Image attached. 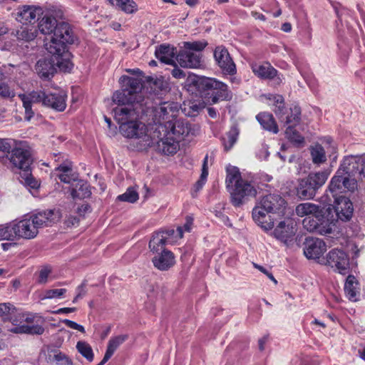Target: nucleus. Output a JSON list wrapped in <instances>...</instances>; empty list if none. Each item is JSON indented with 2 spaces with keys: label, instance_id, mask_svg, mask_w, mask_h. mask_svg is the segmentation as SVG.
I'll list each match as a JSON object with an SVG mask.
<instances>
[{
  "label": "nucleus",
  "instance_id": "obj_45",
  "mask_svg": "<svg viewBox=\"0 0 365 365\" xmlns=\"http://www.w3.org/2000/svg\"><path fill=\"white\" fill-rule=\"evenodd\" d=\"M21 182L24 185L32 188L37 189L38 188L40 184L31 175L30 168L23 170V173L21 174Z\"/></svg>",
  "mask_w": 365,
  "mask_h": 365
},
{
  "label": "nucleus",
  "instance_id": "obj_34",
  "mask_svg": "<svg viewBox=\"0 0 365 365\" xmlns=\"http://www.w3.org/2000/svg\"><path fill=\"white\" fill-rule=\"evenodd\" d=\"M56 171L58 172V176L61 182L69 184L77 180L78 176L73 172L72 166L69 163L60 165L56 168Z\"/></svg>",
  "mask_w": 365,
  "mask_h": 365
},
{
  "label": "nucleus",
  "instance_id": "obj_5",
  "mask_svg": "<svg viewBox=\"0 0 365 365\" xmlns=\"http://www.w3.org/2000/svg\"><path fill=\"white\" fill-rule=\"evenodd\" d=\"M226 173V186L231 195L232 204L235 207H240L250 197L256 196L257 190L251 182L242 178L237 167L229 165Z\"/></svg>",
  "mask_w": 365,
  "mask_h": 365
},
{
  "label": "nucleus",
  "instance_id": "obj_9",
  "mask_svg": "<svg viewBox=\"0 0 365 365\" xmlns=\"http://www.w3.org/2000/svg\"><path fill=\"white\" fill-rule=\"evenodd\" d=\"M264 97L274 102L275 106L274 112L282 122H284L287 125H297L299 124L301 115V109L299 106H294L291 108L289 113L286 114L284 112L285 108L284 98L282 96L268 94L264 95Z\"/></svg>",
  "mask_w": 365,
  "mask_h": 365
},
{
  "label": "nucleus",
  "instance_id": "obj_42",
  "mask_svg": "<svg viewBox=\"0 0 365 365\" xmlns=\"http://www.w3.org/2000/svg\"><path fill=\"white\" fill-rule=\"evenodd\" d=\"M14 332L16 333H24V334H38L41 335L44 331V328L42 325L39 324H24L16 327L14 329Z\"/></svg>",
  "mask_w": 365,
  "mask_h": 365
},
{
  "label": "nucleus",
  "instance_id": "obj_63",
  "mask_svg": "<svg viewBox=\"0 0 365 365\" xmlns=\"http://www.w3.org/2000/svg\"><path fill=\"white\" fill-rule=\"evenodd\" d=\"M267 341V337L264 336L259 339L258 341V348L259 351H263L264 349V345Z\"/></svg>",
  "mask_w": 365,
  "mask_h": 365
},
{
  "label": "nucleus",
  "instance_id": "obj_33",
  "mask_svg": "<svg viewBox=\"0 0 365 365\" xmlns=\"http://www.w3.org/2000/svg\"><path fill=\"white\" fill-rule=\"evenodd\" d=\"M91 192L89 186L83 180H76L72 185L71 195L73 199H84L90 197Z\"/></svg>",
  "mask_w": 365,
  "mask_h": 365
},
{
  "label": "nucleus",
  "instance_id": "obj_54",
  "mask_svg": "<svg viewBox=\"0 0 365 365\" xmlns=\"http://www.w3.org/2000/svg\"><path fill=\"white\" fill-rule=\"evenodd\" d=\"M0 96L4 98H13L15 93L6 83L0 81Z\"/></svg>",
  "mask_w": 365,
  "mask_h": 365
},
{
  "label": "nucleus",
  "instance_id": "obj_55",
  "mask_svg": "<svg viewBox=\"0 0 365 365\" xmlns=\"http://www.w3.org/2000/svg\"><path fill=\"white\" fill-rule=\"evenodd\" d=\"M62 322L66 327H69L71 329L78 330V331H81V333H85L84 327L82 325L78 324H77L76 322H75L73 321H71L70 319H63L62 321Z\"/></svg>",
  "mask_w": 365,
  "mask_h": 365
},
{
  "label": "nucleus",
  "instance_id": "obj_48",
  "mask_svg": "<svg viewBox=\"0 0 365 365\" xmlns=\"http://www.w3.org/2000/svg\"><path fill=\"white\" fill-rule=\"evenodd\" d=\"M67 290L64 288L46 289L43 292L41 297V300L52 299H61L66 293Z\"/></svg>",
  "mask_w": 365,
  "mask_h": 365
},
{
  "label": "nucleus",
  "instance_id": "obj_13",
  "mask_svg": "<svg viewBox=\"0 0 365 365\" xmlns=\"http://www.w3.org/2000/svg\"><path fill=\"white\" fill-rule=\"evenodd\" d=\"M257 203L268 211L272 212V214H277L279 216L285 215L286 202L279 195L270 194L265 195Z\"/></svg>",
  "mask_w": 365,
  "mask_h": 365
},
{
  "label": "nucleus",
  "instance_id": "obj_25",
  "mask_svg": "<svg viewBox=\"0 0 365 365\" xmlns=\"http://www.w3.org/2000/svg\"><path fill=\"white\" fill-rule=\"evenodd\" d=\"M213 93L210 97V102L212 104L217 103L221 101H230L232 99V93L229 90L228 86L222 81H217L214 84Z\"/></svg>",
  "mask_w": 365,
  "mask_h": 365
},
{
  "label": "nucleus",
  "instance_id": "obj_36",
  "mask_svg": "<svg viewBox=\"0 0 365 365\" xmlns=\"http://www.w3.org/2000/svg\"><path fill=\"white\" fill-rule=\"evenodd\" d=\"M319 212H320L319 206L311 202L301 203L296 207V214L299 217L305 216L306 217L314 215Z\"/></svg>",
  "mask_w": 365,
  "mask_h": 365
},
{
  "label": "nucleus",
  "instance_id": "obj_26",
  "mask_svg": "<svg viewBox=\"0 0 365 365\" xmlns=\"http://www.w3.org/2000/svg\"><path fill=\"white\" fill-rule=\"evenodd\" d=\"M156 58L161 62L175 66L176 49L169 45H161L155 52Z\"/></svg>",
  "mask_w": 365,
  "mask_h": 365
},
{
  "label": "nucleus",
  "instance_id": "obj_58",
  "mask_svg": "<svg viewBox=\"0 0 365 365\" xmlns=\"http://www.w3.org/2000/svg\"><path fill=\"white\" fill-rule=\"evenodd\" d=\"M11 146L10 145L9 140L0 138V151L6 153L9 150H11Z\"/></svg>",
  "mask_w": 365,
  "mask_h": 365
},
{
  "label": "nucleus",
  "instance_id": "obj_50",
  "mask_svg": "<svg viewBox=\"0 0 365 365\" xmlns=\"http://www.w3.org/2000/svg\"><path fill=\"white\" fill-rule=\"evenodd\" d=\"M207 45V43L205 41H192V42H185L184 48L186 50L190 51H202Z\"/></svg>",
  "mask_w": 365,
  "mask_h": 365
},
{
  "label": "nucleus",
  "instance_id": "obj_39",
  "mask_svg": "<svg viewBox=\"0 0 365 365\" xmlns=\"http://www.w3.org/2000/svg\"><path fill=\"white\" fill-rule=\"evenodd\" d=\"M206 105L207 103L203 100L190 101L187 104H185L183 110L185 115L192 117L203 110Z\"/></svg>",
  "mask_w": 365,
  "mask_h": 365
},
{
  "label": "nucleus",
  "instance_id": "obj_10",
  "mask_svg": "<svg viewBox=\"0 0 365 365\" xmlns=\"http://www.w3.org/2000/svg\"><path fill=\"white\" fill-rule=\"evenodd\" d=\"M160 130L166 131L180 140L192 133L191 125L185 119H175L168 121V124H160L155 128L157 138L160 137Z\"/></svg>",
  "mask_w": 365,
  "mask_h": 365
},
{
  "label": "nucleus",
  "instance_id": "obj_6",
  "mask_svg": "<svg viewBox=\"0 0 365 365\" xmlns=\"http://www.w3.org/2000/svg\"><path fill=\"white\" fill-rule=\"evenodd\" d=\"M60 217L58 211L46 210L39 212L29 218L14 222L16 239H34L38 232V228L54 223Z\"/></svg>",
  "mask_w": 365,
  "mask_h": 365
},
{
  "label": "nucleus",
  "instance_id": "obj_37",
  "mask_svg": "<svg viewBox=\"0 0 365 365\" xmlns=\"http://www.w3.org/2000/svg\"><path fill=\"white\" fill-rule=\"evenodd\" d=\"M297 125H287L285 130L286 138L297 147H303L304 145V138L296 130Z\"/></svg>",
  "mask_w": 365,
  "mask_h": 365
},
{
  "label": "nucleus",
  "instance_id": "obj_29",
  "mask_svg": "<svg viewBox=\"0 0 365 365\" xmlns=\"http://www.w3.org/2000/svg\"><path fill=\"white\" fill-rule=\"evenodd\" d=\"M252 70L260 78L272 79L277 74V71L269 63L264 64L254 63L252 65Z\"/></svg>",
  "mask_w": 365,
  "mask_h": 365
},
{
  "label": "nucleus",
  "instance_id": "obj_19",
  "mask_svg": "<svg viewBox=\"0 0 365 365\" xmlns=\"http://www.w3.org/2000/svg\"><path fill=\"white\" fill-rule=\"evenodd\" d=\"M363 157L364 155L346 156L341 164L338 173L342 170L349 176L358 175L360 178V170L363 166Z\"/></svg>",
  "mask_w": 365,
  "mask_h": 365
},
{
  "label": "nucleus",
  "instance_id": "obj_11",
  "mask_svg": "<svg viewBox=\"0 0 365 365\" xmlns=\"http://www.w3.org/2000/svg\"><path fill=\"white\" fill-rule=\"evenodd\" d=\"M179 112L178 105L175 102H163L155 109L154 118L155 123L152 127L156 128L160 124H168L173 121Z\"/></svg>",
  "mask_w": 365,
  "mask_h": 365
},
{
  "label": "nucleus",
  "instance_id": "obj_62",
  "mask_svg": "<svg viewBox=\"0 0 365 365\" xmlns=\"http://www.w3.org/2000/svg\"><path fill=\"white\" fill-rule=\"evenodd\" d=\"M251 15L255 19H258V20H260V21H266V17L264 16V15H263L262 14L259 13L257 11H252L251 12Z\"/></svg>",
  "mask_w": 365,
  "mask_h": 365
},
{
  "label": "nucleus",
  "instance_id": "obj_32",
  "mask_svg": "<svg viewBox=\"0 0 365 365\" xmlns=\"http://www.w3.org/2000/svg\"><path fill=\"white\" fill-rule=\"evenodd\" d=\"M358 285V282L354 276L349 275L347 277L344 284V292L347 298L352 302L358 300L359 295V288Z\"/></svg>",
  "mask_w": 365,
  "mask_h": 365
},
{
  "label": "nucleus",
  "instance_id": "obj_30",
  "mask_svg": "<svg viewBox=\"0 0 365 365\" xmlns=\"http://www.w3.org/2000/svg\"><path fill=\"white\" fill-rule=\"evenodd\" d=\"M256 119L263 129L273 133H278L279 129L277 124L271 113L267 112L259 113L258 115H257Z\"/></svg>",
  "mask_w": 365,
  "mask_h": 365
},
{
  "label": "nucleus",
  "instance_id": "obj_43",
  "mask_svg": "<svg viewBox=\"0 0 365 365\" xmlns=\"http://www.w3.org/2000/svg\"><path fill=\"white\" fill-rule=\"evenodd\" d=\"M128 339V335L121 334L111 337L108 343L106 352L111 356L115 351V350Z\"/></svg>",
  "mask_w": 365,
  "mask_h": 365
},
{
  "label": "nucleus",
  "instance_id": "obj_31",
  "mask_svg": "<svg viewBox=\"0 0 365 365\" xmlns=\"http://www.w3.org/2000/svg\"><path fill=\"white\" fill-rule=\"evenodd\" d=\"M317 190L312 185V184L304 178L299 182L297 187V195L302 200L312 199Z\"/></svg>",
  "mask_w": 365,
  "mask_h": 365
},
{
  "label": "nucleus",
  "instance_id": "obj_15",
  "mask_svg": "<svg viewBox=\"0 0 365 365\" xmlns=\"http://www.w3.org/2000/svg\"><path fill=\"white\" fill-rule=\"evenodd\" d=\"M327 250L325 242L319 238L307 237L304 242V254L308 259H319Z\"/></svg>",
  "mask_w": 365,
  "mask_h": 365
},
{
  "label": "nucleus",
  "instance_id": "obj_17",
  "mask_svg": "<svg viewBox=\"0 0 365 365\" xmlns=\"http://www.w3.org/2000/svg\"><path fill=\"white\" fill-rule=\"evenodd\" d=\"M270 213L272 212L268 211L257 202L252 210V219L264 231H269L274 228V219L269 215Z\"/></svg>",
  "mask_w": 365,
  "mask_h": 365
},
{
  "label": "nucleus",
  "instance_id": "obj_22",
  "mask_svg": "<svg viewBox=\"0 0 365 365\" xmlns=\"http://www.w3.org/2000/svg\"><path fill=\"white\" fill-rule=\"evenodd\" d=\"M175 262L173 253L168 250L155 255L152 258L154 267L161 271L169 269L174 265Z\"/></svg>",
  "mask_w": 365,
  "mask_h": 365
},
{
  "label": "nucleus",
  "instance_id": "obj_8",
  "mask_svg": "<svg viewBox=\"0 0 365 365\" xmlns=\"http://www.w3.org/2000/svg\"><path fill=\"white\" fill-rule=\"evenodd\" d=\"M6 158L11 169L27 170L32 163L31 148L25 141L16 143L14 148L6 152Z\"/></svg>",
  "mask_w": 365,
  "mask_h": 365
},
{
  "label": "nucleus",
  "instance_id": "obj_49",
  "mask_svg": "<svg viewBox=\"0 0 365 365\" xmlns=\"http://www.w3.org/2000/svg\"><path fill=\"white\" fill-rule=\"evenodd\" d=\"M138 197L137 190L134 187H130L127 189L125 193L118 196V200L120 201L133 203L138 200Z\"/></svg>",
  "mask_w": 365,
  "mask_h": 365
},
{
  "label": "nucleus",
  "instance_id": "obj_12",
  "mask_svg": "<svg viewBox=\"0 0 365 365\" xmlns=\"http://www.w3.org/2000/svg\"><path fill=\"white\" fill-rule=\"evenodd\" d=\"M327 263L339 273L345 275L349 269V260L347 255L342 250L334 249L327 255Z\"/></svg>",
  "mask_w": 365,
  "mask_h": 365
},
{
  "label": "nucleus",
  "instance_id": "obj_61",
  "mask_svg": "<svg viewBox=\"0 0 365 365\" xmlns=\"http://www.w3.org/2000/svg\"><path fill=\"white\" fill-rule=\"evenodd\" d=\"M53 359L56 361V362H61V361H68V359L66 358V355L61 353V352H58V353H56L54 354L53 355Z\"/></svg>",
  "mask_w": 365,
  "mask_h": 365
},
{
  "label": "nucleus",
  "instance_id": "obj_40",
  "mask_svg": "<svg viewBox=\"0 0 365 365\" xmlns=\"http://www.w3.org/2000/svg\"><path fill=\"white\" fill-rule=\"evenodd\" d=\"M329 173L322 171L318 173H310L306 178L312 184L313 187L317 190L322 187L327 181Z\"/></svg>",
  "mask_w": 365,
  "mask_h": 365
},
{
  "label": "nucleus",
  "instance_id": "obj_59",
  "mask_svg": "<svg viewBox=\"0 0 365 365\" xmlns=\"http://www.w3.org/2000/svg\"><path fill=\"white\" fill-rule=\"evenodd\" d=\"M76 310L75 307H64L60 308L56 311H53V313L55 314H69L74 312Z\"/></svg>",
  "mask_w": 365,
  "mask_h": 365
},
{
  "label": "nucleus",
  "instance_id": "obj_16",
  "mask_svg": "<svg viewBox=\"0 0 365 365\" xmlns=\"http://www.w3.org/2000/svg\"><path fill=\"white\" fill-rule=\"evenodd\" d=\"M214 58L224 73L227 74H234L235 73V64L231 58L228 51L224 46L216 47L214 51Z\"/></svg>",
  "mask_w": 365,
  "mask_h": 365
},
{
  "label": "nucleus",
  "instance_id": "obj_56",
  "mask_svg": "<svg viewBox=\"0 0 365 365\" xmlns=\"http://www.w3.org/2000/svg\"><path fill=\"white\" fill-rule=\"evenodd\" d=\"M23 321L27 323V324H29L30 323H33L34 322H38L39 320L43 321L41 317H38L36 314H23Z\"/></svg>",
  "mask_w": 365,
  "mask_h": 365
},
{
  "label": "nucleus",
  "instance_id": "obj_35",
  "mask_svg": "<svg viewBox=\"0 0 365 365\" xmlns=\"http://www.w3.org/2000/svg\"><path fill=\"white\" fill-rule=\"evenodd\" d=\"M108 2L118 9L127 14L135 13L138 8L133 0H107Z\"/></svg>",
  "mask_w": 365,
  "mask_h": 365
},
{
  "label": "nucleus",
  "instance_id": "obj_38",
  "mask_svg": "<svg viewBox=\"0 0 365 365\" xmlns=\"http://www.w3.org/2000/svg\"><path fill=\"white\" fill-rule=\"evenodd\" d=\"M319 216L320 212L312 216L306 217L302 221L303 227L304 229L310 232H316L320 234H323L324 231L319 225Z\"/></svg>",
  "mask_w": 365,
  "mask_h": 365
},
{
  "label": "nucleus",
  "instance_id": "obj_44",
  "mask_svg": "<svg viewBox=\"0 0 365 365\" xmlns=\"http://www.w3.org/2000/svg\"><path fill=\"white\" fill-rule=\"evenodd\" d=\"M311 155L312 161L315 164L323 163L327 160L324 148L319 144L311 148Z\"/></svg>",
  "mask_w": 365,
  "mask_h": 365
},
{
  "label": "nucleus",
  "instance_id": "obj_27",
  "mask_svg": "<svg viewBox=\"0 0 365 365\" xmlns=\"http://www.w3.org/2000/svg\"><path fill=\"white\" fill-rule=\"evenodd\" d=\"M66 45L64 44V51L56 53H51L53 56L55 63V67H58L63 72H69L73 68V63L70 61V53L66 49Z\"/></svg>",
  "mask_w": 365,
  "mask_h": 365
},
{
  "label": "nucleus",
  "instance_id": "obj_28",
  "mask_svg": "<svg viewBox=\"0 0 365 365\" xmlns=\"http://www.w3.org/2000/svg\"><path fill=\"white\" fill-rule=\"evenodd\" d=\"M41 9L34 6H24L19 9L16 19L22 24L31 23L39 16Z\"/></svg>",
  "mask_w": 365,
  "mask_h": 365
},
{
  "label": "nucleus",
  "instance_id": "obj_14",
  "mask_svg": "<svg viewBox=\"0 0 365 365\" xmlns=\"http://www.w3.org/2000/svg\"><path fill=\"white\" fill-rule=\"evenodd\" d=\"M334 198V208L338 219L341 221L349 220L353 215L351 202L343 195L331 196Z\"/></svg>",
  "mask_w": 365,
  "mask_h": 365
},
{
  "label": "nucleus",
  "instance_id": "obj_60",
  "mask_svg": "<svg viewBox=\"0 0 365 365\" xmlns=\"http://www.w3.org/2000/svg\"><path fill=\"white\" fill-rule=\"evenodd\" d=\"M171 73L175 78H184L185 77V73L183 71L177 67H175L172 70Z\"/></svg>",
  "mask_w": 365,
  "mask_h": 365
},
{
  "label": "nucleus",
  "instance_id": "obj_51",
  "mask_svg": "<svg viewBox=\"0 0 365 365\" xmlns=\"http://www.w3.org/2000/svg\"><path fill=\"white\" fill-rule=\"evenodd\" d=\"M51 268L48 266L43 267L39 271L37 282L38 284H46L48 282L53 279L51 277Z\"/></svg>",
  "mask_w": 365,
  "mask_h": 365
},
{
  "label": "nucleus",
  "instance_id": "obj_64",
  "mask_svg": "<svg viewBox=\"0 0 365 365\" xmlns=\"http://www.w3.org/2000/svg\"><path fill=\"white\" fill-rule=\"evenodd\" d=\"M90 209V206L88 204H83L78 209V212L80 215L84 214L87 212Z\"/></svg>",
  "mask_w": 365,
  "mask_h": 365
},
{
  "label": "nucleus",
  "instance_id": "obj_1",
  "mask_svg": "<svg viewBox=\"0 0 365 365\" xmlns=\"http://www.w3.org/2000/svg\"><path fill=\"white\" fill-rule=\"evenodd\" d=\"M127 86L125 88L115 91L113 102L117 105L113 108L114 118L118 123L120 133L125 138L136 135L135 132L142 133L145 124L138 121L140 112L143 111V98L140 93L142 83L140 79L124 77Z\"/></svg>",
  "mask_w": 365,
  "mask_h": 365
},
{
  "label": "nucleus",
  "instance_id": "obj_4",
  "mask_svg": "<svg viewBox=\"0 0 365 365\" xmlns=\"http://www.w3.org/2000/svg\"><path fill=\"white\" fill-rule=\"evenodd\" d=\"M25 110V120L29 121L34 115L32 110L33 103H41L57 111H63L66 107V95L63 91L46 93L45 91H33L29 93L19 94Z\"/></svg>",
  "mask_w": 365,
  "mask_h": 365
},
{
  "label": "nucleus",
  "instance_id": "obj_2",
  "mask_svg": "<svg viewBox=\"0 0 365 365\" xmlns=\"http://www.w3.org/2000/svg\"><path fill=\"white\" fill-rule=\"evenodd\" d=\"M40 32L45 35L53 34L51 40L44 44L50 53H58L64 51V44L74 42V36L70 25L64 21L58 22L51 14L46 13L38 24Z\"/></svg>",
  "mask_w": 365,
  "mask_h": 365
},
{
  "label": "nucleus",
  "instance_id": "obj_21",
  "mask_svg": "<svg viewBox=\"0 0 365 365\" xmlns=\"http://www.w3.org/2000/svg\"><path fill=\"white\" fill-rule=\"evenodd\" d=\"M295 234L293 223L291 220L279 222L273 230L272 235L277 240L287 242Z\"/></svg>",
  "mask_w": 365,
  "mask_h": 365
},
{
  "label": "nucleus",
  "instance_id": "obj_24",
  "mask_svg": "<svg viewBox=\"0 0 365 365\" xmlns=\"http://www.w3.org/2000/svg\"><path fill=\"white\" fill-rule=\"evenodd\" d=\"M175 231L173 230L167 232H159L154 234L149 242V248L150 251L156 255L159 252L166 250L165 245L167 241V236L173 235Z\"/></svg>",
  "mask_w": 365,
  "mask_h": 365
},
{
  "label": "nucleus",
  "instance_id": "obj_18",
  "mask_svg": "<svg viewBox=\"0 0 365 365\" xmlns=\"http://www.w3.org/2000/svg\"><path fill=\"white\" fill-rule=\"evenodd\" d=\"M176 61L181 67L198 68L202 66V55L185 49L176 56Z\"/></svg>",
  "mask_w": 365,
  "mask_h": 365
},
{
  "label": "nucleus",
  "instance_id": "obj_47",
  "mask_svg": "<svg viewBox=\"0 0 365 365\" xmlns=\"http://www.w3.org/2000/svg\"><path fill=\"white\" fill-rule=\"evenodd\" d=\"M239 135L238 129L236 127H232L227 133L226 138H224L223 144L225 149L229 150L232 148L236 143Z\"/></svg>",
  "mask_w": 365,
  "mask_h": 365
},
{
  "label": "nucleus",
  "instance_id": "obj_53",
  "mask_svg": "<svg viewBox=\"0 0 365 365\" xmlns=\"http://www.w3.org/2000/svg\"><path fill=\"white\" fill-rule=\"evenodd\" d=\"M193 223V218L190 216H187L186 217V222L183 227H178L177 228L176 232H178V235L180 238H182L183 236L184 232H190L192 229V225Z\"/></svg>",
  "mask_w": 365,
  "mask_h": 365
},
{
  "label": "nucleus",
  "instance_id": "obj_57",
  "mask_svg": "<svg viewBox=\"0 0 365 365\" xmlns=\"http://www.w3.org/2000/svg\"><path fill=\"white\" fill-rule=\"evenodd\" d=\"M207 155L205 156L203 162L202 169V173L200 175V180L201 181H205L207 180V178L208 175V168L207 166Z\"/></svg>",
  "mask_w": 365,
  "mask_h": 365
},
{
  "label": "nucleus",
  "instance_id": "obj_41",
  "mask_svg": "<svg viewBox=\"0 0 365 365\" xmlns=\"http://www.w3.org/2000/svg\"><path fill=\"white\" fill-rule=\"evenodd\" d=\"M16 239L14 222L0 225V240Z\"/></svg>",
  "mask_w": 365,
  "mask_h": 365
},
{
  "label": "nucleus",
  "instance_id": "obj_7",
  "mask_svg": "<svg viewBox=\"0 0 365 365\" xmlns=\"http://www.w3.org/2000/svg\"><path fill=\"white\" fill-rule=\"evenodd\" d=\"M352 176H340L339 175H334L329 183V190L327 191L326 194L321 197L320 202L324 205V207L327 206H331V200L330 199L329 193L331 196L340 195L341 193L344 192L346 190L348 191L354 192L357 189V181L355 178H352ZM330 207H328L327 210Z\"/></svg>",
  "mask_w": 365,
  "mask_h": 365
},
{
  "label": "nucleus",
  "instance_id": "obj_23",
  "mask_svg": "<svg viewBox=\"0 0 365 365\" xmlns=\"http://www.w3.org/2000/svg\"><path fill=\"white\" fill-rule=\"evenodd\" d=\"M36 71L38 76L44 80H49L56 73L55 63L53 56L49 58L40 59L36 65Z\"/></svg>",
  "mask_w": 365,
  "mask_h": 365
},
{
  "label": "nucleus",
  "instance_id": "obj_52",
  "mask_svg": "<svg viewBox=\"0 0 365 365\" xmlns=\"http://www.w3.org/2000/svg\"><path fill=\"white\" fill-rule=\"evenodd\" d=\"M15 311V307L10 303L0 304V317L4 319H9Z\"/></svg>",
  "mask_w": 365,
  "mask_h": 365
},
{
  "label": "nucleus",
  "instance_id": "obj_46",
  "mask_svg": "<svg viewBox=\"0 0 365 365\" xmlns=\"http://www.w3.org/2000/svg\"><path fill=\"white\" fill-rule=\"evenodd\" d=\"M76 349L88 361L91 362L93 360L94 355L93 349L87 342L82 341L77 342Z\"/></svg>",
  "mask_w": 365,
  "mask_h": 365
},
{
  "label": "nucleus",
  "instance_id": "obj_3",
  "mask_svg": "<svg viewBox=\"0 0 365 365\" xmlns=\"http://www.w3.org/2000/svg\"><path fill=\"white\" fill-rule=\"evenodd\" d=\"M136 135L130 137L133 139L135 147L138 150H144L149 147L156 145V149L165 155H173L179 149V142L173 135L166 131L160 130V137L157 138L155 128L148 127L145 125L142 133L135 132Z\"/></svg>",
  "mask_w": 365,
  "mask_h": 365
},
{
  "label": "nucleus",
  "instance_id": "obj_20",
  "mask_svg": "<svg viewBox=\"0 0 365 365\" xmlns=\"http://www.w3.org/2000/svg\"><path fill=\"white\" fill-rule=\"evenodd\" d=\"M190 85L192 86L201 96L206 95L214 88L217 79L200 76H190Z\"/></svg>",
  "mask_w": 365,
  "mask_h": 365
}]
</instances>
